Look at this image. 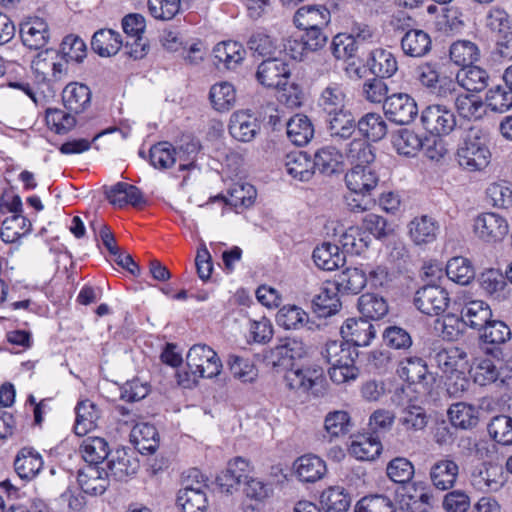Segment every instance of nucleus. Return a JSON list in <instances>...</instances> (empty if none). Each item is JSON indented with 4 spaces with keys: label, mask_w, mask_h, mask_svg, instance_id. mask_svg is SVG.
I'll list each match as a JSON object with an SVG mask.
<instances>
[{
    "label": "nucleus",
    "mask_w": 512,
    "mask_h": 512,
    "mask_svg": "<svg viewBox=\"0 0 512 512\" xmlns=\"http://www.w3.org/2000/svg\"><path fill=\"white\" fill-rule=\"evenodd\" d=\"M186 364L192 379L188 377V372L184 373L185 378L179 373V383L183 387H190L191 384H196L198 378H214L221 373L223 367L217 353L205 344H195L189 349L186 356Z\"/></svg>",
    "instance_id": "1"
},
{
    "label": "nucleus",
    "mask_w": 512,
    "mask_h": 512,
    "mask_svg": "<svg viewBox=\"0 0 512 512\" xmlns=\"http://www.w3.org/2000/svg\"><path fill=\"white\" fill-rule=\"evenodd\" d=\"M456 156L459 165L467 171L485 169L490 163L491 152L483 132L476 128L469 129L459 144Z\"/></svg>",
    "instance_id": "2"
},
{
    "label": "nucleus",
    "mask_w": 512,
    "mask_h": 512,
    "mask_svg": "<svg viewBox=\"0 0 512 512\" xmlns=\"http://www.w3.org/2000/svg\"><path fill=\"white\" fill-rule=\"evenodd\" d=\"M420 121L429 134L437 137L449 135L457 125L454 112L447 106L440 104L427 106L421 112Z\"/></svg>",
    "instance_id": "3"
},
{
    "label": "nucleus",
    "mask_w": 512,
    "mask_h": 512,
    "mask_svg": "<svg viewBox=\"0 0 512 512\" xmlns=\"http://www.w3.org/2000/svg\"><path fill=\"white\" fill-rule=\"evenodd\" d=\"M415 307L427 316H439L443 314L450 303L448 292L438 285H425L414 294Z\"/></svg>",
    "instance_id": "4"
},
{
    "label": "nucleus",
    "mask_w": 512,
    "mask_h": 512,
    "mask_svg": "<svg viewBox=\"0 0 512 512\" xmlns=\"http://www.w3.org/2000/svg\"><path fill=\"white\" fill-rule=\"evenodd\" d=\"M397 374L409 384L420 386L425 393L432 390L435 382V377L428 371L426 362L417 356L401 360L398 364Z\"/></svg>",
    "instance_id": "5"
},
{
    "label": "nucleus",
    "mask_w": 512,
    "mask_h": 512,
    "mask_svg": "<svg viewBox=\"0 0 512 512\" xmlns=\"http://www.w3.org/2000/svg\"><path fill=\"white\" fill-rule=\"evenodd\" d=\"M322 369L305 366L292 365L284 374V382L288 389L298 393H309L317 395L315 388L323 382Z\"/></svg>",
    "instance_id": "6"
},
{
    "label": "nucleus",
    "mask_w": 512,
    "mask_h": 512,
    "mask_svg": "<svg viewBox=\"0 0 512 512\" xmlns=\"http://www.w3.org/2000/svg\"><path fill=\"white\" fill-rule=\"evenodd\" d=\"M385 116L400 125L411 123L418 114L417 103L407 93H394L383 103Z\"/></svg>",
    "instance_id": "7"
},
{
    "label": "nucleus",
    "mask_w": 512,
    "mask_h": 512,
    "mask_svg": "<svg viewBox=\"0 0 512 512\" xmlns=\"http://www.w3.org/2000/svg\"><path fill=\"white\" fill-rule=\"evenodd\" d=\"M509 226L504 217L494 212L481 213L474 219L475 235L486 243L501 241L508 233Z\"/></svg>",
    "instance_id": "8"
},
{
    "label": "nucleus",
    "mask_w": 512,
    "mask_h": 512,
    "mask_svg": "<svg viewBox=\"0 0 512 512\" xmlns=\"http://www.w3.org/2000/svg\"><path fill=\"white\" fill-rule=\"evenodd\" d=\"M290 77L289 65L282 59L271 57L263 60L257 68V81L268 88H280L287 85Z\"/></svg>",
    "instance_id": "9"
},
{
    "label": "nucleus",
    "mask_w": 512,
    "mask_h": 512,
    "mask_svg": "<svg viewBox=\"0 0 512 512\" xmlns=\"http://www.w3.org/2000/svg\"><path fill=\"white\" fill-rule=\"evenodd\" d=\"M404 34L400 40V46L404 55L412 58L427 56L432 50V39L428 32L411 28L409 24L401 27Z\"/></svg>",
    "instance_id": "10"
},
{
    "label": "nucleus",
    "mask_w": 512,
    "mask_h": 512,
    "mask_svg": "<svg viewBox=\"0 0 512 512\" xmlns=\"http://www.w3.org/2000/svg\"><path fill=\"white\" fill-rule=\"evenodd\" d=\"M340 333L347 344H352L354 347H365L371 343L376 331L369 320L350 318L341 326Z\"/></svg>",
    "instance_id": "11"
},
{
    "label": "nucleus",
    "mask_w": 512,
    "mask_h": 512,
    "mask_svg": "<svg viewBox=\"0 0 512 512\" xmlns=\"http://www.w3.org/2000/svg\"><path fill=\"white\" fill-rule=\"evenodd\" d=\"M378 181L376 171L367 165L353 166L345 175V183L350 192L363 196L370 195Z\"/></svg>",
    "instance_id": "12"
},
{
    "label": "nucleus",
    "mask_w": 512,
    "mask_h": 512,
    "mask_svg": "<svg viewBox=\"0 0 512 512\" xmlns=\"http://www.w3.org/2000/svg\"><path fill=\"white\" fill-rule=\"evenodd\" d=\"M20 37L29 49H41L50 38L48 24L39 17L28 18L20 24Z\"/></svg>",
    "instance_id": "13"
},
{
    "label": "nucleus",
    "mask_w": 512,
    "mask_h": 512,
    "mask_svg": "<svg viewBox=\"0 0 512 512\" xmlns=\"http://www.w3.org/2000/svg\"><path fill=\"white\" fill-rule=\"evenodd\" d=\"M306 355L305 344L296 338H285L270 350L267 357L273 367H286L292 360L300 359Z\"/></svg>",
    "instance_id": "14"
},
{
    "label": "nucleus",
    "mask_w": 512,
    "mask_h": 512,
    "mask_svg": "<svg viewBox=\"0 0 512 512\" xmlns=\"http://www.w3.org/2000/svg\"><path fill=\"white\" fill-rule=\"evenodd\" d=\"M43 465L41 454L33 447L21 448L14 459L15 472L27 481L34 479L43 469Z\"/></svg>",
    "instance_id": "15"
},
{
    "label": "nucleus",
    "mask_w": 512,
    "mask_h": 512,
    "mask_svg": "<svg viewBox=\"0 0 512 512\" xmlns=\"http://www.w3.org/2000/svg\"><path fill=\"white\" fill-rule=\"evenodd\" d=\"M77 481L81 490L92 496L103 494L109 486L108 472L94 465L79 470Z\"/></svg>",
    "instance_id": "16"
},
{
    "label": "nucleus",
    "mask_w": 512,
    "mask_h": 512,
    "mask_svg": "<svg viewBox=\"0 0 512 512\" xmlns=\"http://www.w3.org/2000/svg\"><path fill=\"white\" fill-rule=\"evenodd\" d=\"M330 18V11L324 5H306L296 11L294 23L299 29H323Z\"/></svg>",
    "instance_id": "17"
},
{
    "label": "nucleus",
    "mask_w": 512,
    "mask_h": 512,
    "mask_svg": "<svg viewBox=\"0 0 512 512\" xmlns=\"http://www.w3.org/2000/svg\"><path fill=\"white\" fill-rule=\"evenodd\" d=\"M196 488H181L177 494V504L183 512H205L208 505L206 481H196Z\"/></svg>",
    "instance_id": "18"
},
{
    "label": "nucleus",
    "mask_w": 512,
    "mask_h": 512,
    "mask_svg": "<svg viewBox=\"0 0 512 512\" xmlns=\"http://www.w3.org/2000/svg\"><path fill=\"white\" fill-rule=\"evenodd\" d=\"M259 130L257 119L246 111H236L230 117L229 133L240 142L252 141Z\"/></svg>",
    "instance_id": "19"
},
{
    "label": "nucleus",
    "mask_w": 512,
    "mask_h": 512,
    "mask_svg": "<svg viewBox=\"0 0 512 512\" xmlns=\"http://www.w3.org/2000/svg\"><path fill=\"white\" fill-rule=\"evenodd\" d=\"M459 474L458 464L449 458L436 461L430 468L429 476L433 486L441 491L451 489Z\"/></svg>",
    "instance_id": "20"
},
{
    "label": "nucleus",
    "mask_w": 512,
    "mask_h": 512,
    "mask_svg": "<svg viewBox=\"0 0 512 512\" xmlns=\"http://www.w3.org/2000/svg\"><path fill=\"white\" fill-rule=\"evenodd\" d=\"M462 324L471 329L481 331L492 318L490 306L482 300H470L465 302L460 311Z\"/></svg>",
    "instance_id": "21"
},
{
    "label": "nucleus",
    "mask_w": 512,
    "mask_h": 512,
    "mask_svg": "<svg viewBox=\"0 0 512 512\" xmlns=\"http://www.w3.org/2000/svg\"><path fill=\"white\" fill-rule=\"evenodd\" d=\"M408 230L409 237L415 245H427L436 240L439 224L434 218L422 215L410 221Z\"/></svg>",
    "instance_id": "22"
},
{
    "label": "nucleus",
    "mask_w": 512,
    "mask_h": 512,
    "mask_svg": "<svg viewBox=\"0 0 512 512\" xmlns=\"http://www.w3.org/2000/svg\"><path fill=\"white\" fill-rule=\"evenodd\" d=\"M106 197L109 202L118 207L132 205L138 207L146 204V199L142 191L126 182H118L106 191Z\"/></svg>",
    "instance_id": "23"
},
{
    "label": "nucleus",
    "mask_w": 512,
    "mask_h": 512,
    "mask_svg": "<svg viewBox=\"0 0 512 512\" xmlns=\"http://www.w3.org/2000/svg\"><path fill=\"white\" fill-rule=\"evenodd\" d=\"M130 440L140 453H154L159 445V434L154 425L137 422L131 429Z\"/></svg>",
    "instance_id": "24"
},
{
    "label": "nucleus",
    "mask_w": 512,
    "mask_h": 512,
    "mask_svg": "<svg viewBox=\"0 0 512 512\" xmlns=\"http://www.w3.org/2000/svg\"><path fill=\"white\" fill-rule=\"evenodd\" d=\"M368 281L367 273L360 268H346L334 278L332 284L341 294H359Z\"/></svg>",
    "instance_id": "25"
},
{
    "label": "nucleus",
    "mask_w": 512,
    "mask_h": 512,
    "mask_svg": "<svg viewBox=\"0 0 512 512\" xmlns=\"http://www.w3.org/2000/svg\"><path fill=\"white\" fill-rule=\"evenodd\" d=\"M62 101L65 108L70 112L81 113L91 104V91L85 84L69 83L63 89Z\"/></svg>",
    "instance_id": "26"
},
{
    "label": "nucleus",
    "mask_w": 512,
    "mask_h": 512,
    "mask_svg": "<svg viewBox=\"0 0 512 512\" xmlns=\"http://www.w3.org/2000/svg\"><path fill=\"white\" fill-rule=\"evenodd\" d=\"M349 453L358 460L372 461L382 451V444L377 435L361 434L356 435L348 449Z\"/></svg>",
    "instance_id": "27"
},
{
    "label": "nucleus",
    "mask_w": 512,
    "mask_h": 512,
    "mask_svg": "<svg viewBox=\"0 0 512 512\" xmlns=\"http://www.w3.org/2000/svg\"><path fill=\"white\" fill-rule=\"evenodd\" d=\"M353 428L350 414L344 410L329 412L324 419L323 437L328 441H334L345 437Z\"/></svg>",
    "instance_id": "28"
},
{
    "label": "nucleus",
    "mask_w": 512,
    "mask_h": 512,
    "mask_svg": "<svg viewBox=\"0 0 512 512\" xmlns=\"http://www.w3.org/2000/svg\"><path fill=\"white\" fill-rule=\"evenodd\" d=\"M312 258L318 268L326 271L338 269L346 262V257L340 247L329 242L317 246L313 251Z\"/></svg>",
    "instance_id": "29"
},
{
    "label": "nucleus",
    "mask_w": 512,
    "mask_h": 512,
    "mask_svg": "<svg viewBox=\"0 0 512 512\" xmlns=\"http://www.w3.org/2000/svg\"><path fill=\"white\" fill-rule=\"evenodd\" d=\"M338 293L332 283L322 286L312 300L314 312L324 318L336 314L341 307Z\"/></svg>",
    "instance_id": "30"
},
{
    "label": "nucleus",
    "mask_w": 512,
    "mask_h": 512,
    "mask_svg": "<svg viewBox=\"0 0 512 512\" xmlns=\"http://www.w3.org/2000/svg\"><path fill=\"white\" fill-rule=\"evenodd\" d=\"M107 468L108 476L110 475L121 481L135 474L139 468V463L126 450L117 449L108 459Z\"/></svg>",
    "instance_id": "31"
},
{
    "label": "nucleus",
    "mask_w": 512,
    "mask_h": 512,
    "mask_svg": "<svg viewBox=\"0 0 512 512\" xmlns=\"http://www.w3.org/2000/svg\"><path fill=\"white\" fill-rule=\"evenodd\" d=\"M256 189L249 183H234L227 191V195H218L213 200L222 199L226 205L234 209H245L250 207L256 198Z\"/></svg>",
    "instance_id": "32"
},
{
    "label": "nucleus",
    "mask_w": 512,
    "mask_h": 512,
    "mask_svg": "<svg viewBox=\"0 0 512 512\" xmlns=\"http://www.w3.org/2000/svg\"><path fill=\"white\" fill-rule=\"evenodd\" d=\"M76 419L74 431L77 435H86L97 426L100 410L92 401L86 399L78 402L75 407Z\"/></svg>",
    "instance_id": "33"
},
{
    "label": "nucleus",
    "mask_w": 512,
    "mask_h": 512,
    "mask_svg": "<svg viewBox=\"0 0 512 512\" xmlns=\"http://www.w3.org/2000/svg\"><path fill=\"white\" fill-rule=\"evenodd\" d=\"M285 167L287 173L299 181H309L315 173L313 160L306 152L302 151L287 154Z\"/></svg>",
    "instance_id": "34"
},
{
    "label": "nucleus",
    "mask_w": 512,
    "mask_h": 512,
    "mask_svg": "<svg viewBox=\"0 0 512 512\" xmlns=\"http://www.w3.org/2000/svg\"><path fill=\"white\" fill-rule=\"evenodd\" d=\"M295 473L303 482H315L326 473L325 462L316 455H303L294 462Z\"/></svg>",
    "instance_id": "35"
},
{
    "label": "nucleus",
    "mask_w": 512,
    "mask_h": 512,
    "mask_svg": "<svg viewBox=\"0 0 512 512\" xmlns=\"http://www.w3.org/2000/svg\"><path fill=\"white\" fill-rule=\"evenodd\" d=\"M327 116L328 130L332 138L348 139L352 136L357 124L348 108L341 112L327 114Z\"/></svg>",
    "instance_id": "36"
},
{
    "label": "nucleus",
    "mask_w": 512,
    "mask_h": 512,
    "mask_svg": "<svg viewBox=\"0 0 512 512\" xmlns=\"http://www.w3.org/2000/svg\"><path fill=\"white\" fill-rule=\"evenodd\" d=\"M122 45L123 40L121 35L112 29H100L96 31L91 40L92 49L102 57L115 55Z\"/></svg>",
    "instance_id": "37"
},
{
    "label": "nucleus",
    "mask_w": 512,
    "mask_h": 512,
    "mask_svg": "<svg viewBox=\"0 0 512 512\" xmlns=\"http://www.w3.org/2000/svg\"><path fill=\"white\" fill-rule=\"evenodd\" d=\"M287 136L296 146L308 144L314 136L311 120L304 114H296L286 124Z\"/></svg>",
    "instance_id": "38"
},
{
    "label": "nucleus",
    "mask_w": 512,
    "mask_h": 512,
    "mask_svg": "<svg viewBox=\"0 0 512 512\" xmlns=\"http://www.w3.org/2000/svg\"><path fill=\"white\" fill-rule=\"evenodd\" d=\"M369 66L371 72L379 78H390L398 70L395 55L391 51L382 48L371 52Z\"/></svg>",
    "instance_id": "39"
},
{
    "label": "nucleus",
    "mask_w": 512,
    "mask_h": 512,
    "mask_svg": "<svg viewBox=\"0 0 512 512\" xmlns=\"http://www.w3.org/2000/svg\"><path fill=\"white\" fill-rule=\"evenodd\" d=\"M456 79L459 86L465 90L469 92H480L488 86L489 74L485 69L471 65L462 69V71L457 74Z\"/></svg>",
    "instance_id": "40"
},
{
    "label": "nucleus",
    "mask_w": 512,
    "mask_h": 512,
    "mask_svg": "<svg viewBox=\"0 0 512 512\" xmlns=\"http://www.w3.org/2000/svg\"><path fill=\"white\" fill-rule=\"evenodd\" d=\"M343 155L333 146H325L317 150L314 155V171L317 169L321 174L332 175L336 173L342 164Z\"/></svg>",
    "instance_id": "41"
},
{
    "label": "nucleus",
    "mask_w": 512,
    "mask_h": 512,
    "mask_svg": "<svg viewBox=\"0 0 512 512\" xmlns=\"http://www.w3.org/2000/svg\"><path fill=\"white\" fill-rule=\"evenodd\" d=\"M392 144L398 154L414 157L423 147V140L413 130L404 128L393 135Z\"/></svg>",
    "instance_id": "42"
},
{
    "label": "nucleus",
    "mask_w": 512,
    "mask_h": 512,
    "mask_svg": "<svg viewBox=\"0 0 512 512\" xmlns=\"http://www.w3.org/2000/svg\"><path fill=\"white\" fill-rule=\"evenodd\" d=\"M449 57L454 64L466 68L478 61L480 50L470 40H457L449 48Z\"/></svg>",
    "instance_id": "43"
},
{
    "label": "nucleus",
    "mask_w": 512,
    "mask_h": 512,
    "mask_svg": "<svg viewBox=\"0 0 512 512\" xmlns=\"http://www.w3.org/2000/svg\"><path fill=\"white\" fill-rule=\"evenodd\" d=\"M32 224L22 214L7 217L1 227L0 237L5 243H15L31 231Z\"/></svg>",
    "instance_id": "44"
},
{
    "label": "nucleus",
    "mask_w": 512,
    "mask_h": 512,
    "mask_svg": "<svg viewBox=\"0 0 512 512\" xmlns=\"http://www.w3.org/2000/svg\"><path fill=\"white\" fill-rule=\"evenodd\" d=\"M318 104L326 114L346 109V94L342 85L328 84L321 92Z\"/></svg>",
    "instance_id": "45"
},
{
    "label": "nucleus",
    "mask_w": 512,
    "mask_h": 512,
    "mask_svg": "<svg viewBox=\"0 0 512 512\" xmlns=\"http://www.w3.org/2000/svg\"><path fill=\"white\" fill-rule=\"evenodd\" d=\"M214 57L218 62L224 63L228 69H234L244 60L246 51L236 41H224L218 43L213 49Z\"/></svg>",
    "instance_id": "46"
},
{
    "label": "nucleus",
    "mask_w": 512,
    "mask_h": 512,
    "mask_svg": "<svg viewBox=\"0 0 512 512\" xmlns=\"http://www.w3.org/2000/svg\"><path fill=\"white\" fill-rule=\"evenodd\" d=\"M209 99L212 107L218 112H227L232 109L236 103V91L229 82H220L214 84L209 92Z\"/></svg>",
    "instance_id": "47"
},
{
    "label": "nucleus",
    "mask_w": 512,
    "mask_h": 512,
    "mask_svg": "<svg viewBox=\"0 0 512 512\" xmlns=\"http://www.w3.org/2000/svg\"><path fill=\"white\" fill-rule=\"evenodd\" d=\"M446 275L454 283L465 286L475 278V270L469 259L458 256L448 261Z\"/></svg>",
    "instance_id": "48"
},
{
    "label": "nucleus",
    "mask_w": 512,
    "mask_h": 512,
    "mask_svg": "<svg viewBox=\"0 0 512 512\" xmlns=\"http://www.w3.org/2000/svg\"><path fill=\"white\" fill-rule=\"evenodd\" d=\"M481 288L492 298L504 300L508 297L506 277L496 269H488L481 274Z\"/></svg>",
    "instance_id": "49"
},
{
    "label": "nucleus",
    "mask_w": 512,
    "mask_h": 512,
    "mask_svg": "<svg viewBox=\"0 0 512 512\" xmlns=\"http://www.w3.org/2000/svg\"><path fill=\"white\" fill-rule=\"evenodd\" d=\"M448 416L451 424L461 429H471L478 423L476 408L464 402L452 404L448 410Z\"/></svg>",
    "instance_id": "50"
},
{
    "label": "nucleus",
    "mask_w": 512,
    "mask_h": 512,
    "mask_svg": "<svg viewBox=\"0 0 512 512\" xmlns=\"http://www.w3.org/2000/svg\"><path fill=\"white\" fill-rule=\"evenodd\" d=\"M466 353L457 347L442 349L436 353L434 360L440 371L446 376L461 370Z\"/></svg>",
    "instance_id": "51"
},
{
    "label": "nucleus",
    "mask_w": 512,
    "mask_h": 512,
    "mask_svg": "<svg viewBox=\"0 0 512 512\" xmlns=\"http://www.w3.org/2000/svg\"><path fill=\"white\" fill-rule=\"evenodd\" d=\"M356 127L367 140L375 142L383 139L387 133V124L378 113H367L362 116Z\"/></svg>",
    "instance_id": "52"
},
{
    "label": "nucleus",
    "mask_w": 512,
    "mask_h": 512,
    "mask_svg": "<svg viewBox=\"0 0 512 512\" xmlns=\"http://www.w3.org/2000/svg\"><path fill=\"white\" fill-rule=\"evenodd\" d=\"M358 309L365 319L379 320L388 313L387 301L379 295L366 293L358 300Z\"/></svg>",
    "instance_id": "53"
},
{
    "label": "nucleus",
    "mask_w": 512,
    "mask_h": 512,
    "mask_svg": "<svg viewBox=\"0 0 512 512\" xmlns=\"http://www.w3.org/2000/svg\"><path fill=\"white\" fill-rule=\"evenodd\" d=\"M149 159L153 167L168 169L175 164L177 159L181 160V154L176 151L172 144L163 141L150 148Z\"/></svg>",
    "instance_id": "54"
},
{
    "label": "nucleus",
    "mask_w": 512,
    "mask_h": 512,
    "mask_svg": "<svg viewBox=\"0 0 512 512\" xmlns=\"http://www.w3.org/2000/svg\"><path fill=\"white\" fill-rule=\"evenodd\" d=\"M321 355L331 366L342 362L349 363L355 359L357 353L345 341L331 340L325 344Z\"/></svg>",
    "instance_id": "55"
},
{
    "label": "nucleus",
    "mask_w": 512,
    "mask_h": 512,
    "mask_svg": "<svg viewBox=\"0 0 512 512\" xmlns=\"http://www.w3.org/2000/svg\"><path fill=\"white\" fill-rule=\"evenodd\" d=\"M321 504L327 512H346L351 505V497L343 487L332 486L322 492Z\"/></svg>",
    "instance_id": "56"
},
{
    "label": "nucleus",
    "mask_w": 512,
    "mask_h": 512,
    "mask_svg": "<svg viewBox=\"0 0 512 512\" xmlns=\"http://www.w3.org/2000/svg\"><path fill=\"white\" fill-rule=\"evenodd\" d=\"M83 459L89 465L97 466L109 455L108 443L100 437H88L83 440L80 446Z\"/></svg>",
    "instance_id": "57"
},
{
    "label": "nucleus",
    "mask_w": 512,
    "mask_h": 512,
    "mask_svg": "<svg viewBox=\"0 0 512 512\" xmlns=\"http://www.w3.org/2000/svg\"><path fill=\"white\" fill-rule=\"evenodd\" d=\"M345 156L353 166L367 165L375 160L374 148L365 139H354L346 149Z\"/></svg>",
    "instance_id": "58"
},
{
    "label": "nucleus",
    "mask_w": 512,
    "mask_h": 512,
    "mask_svg": "<svg viewBox=\"0 0 512 512\" xmlns=\"http://www.w3.org/2000/svg\"><path fill=\"white\" fill-rule=\"evenodd\" d=\"M455 106L460 116L468 120L481 119L486 113L485 103L475 95H457Z\"/></svg>",
    "instance_id": "59"
},
{
    "label": "nucleus",
    "mask_w": 512,
    "mask_h": 512,
    "mask_svg": "<svg viewBox=\"0 0 512 512\" xmlns=\"http://www.w3.org/2000/svg\"><path fill=\"white\" fill-rule=\"evenodd\" d=\"M308 321V314L296 305H284L276 314V323L286 330L299 329Z\"/></svg>",
    "instance_id": "60"
},
{
    "label": "nucleus",
    "mask_w": 512,
    "mask_h": 512,
    "mask_svg": "<svg viewBox=\"0 0 512 512\" xmlns=\"http://www.w3.org/2000/svg\"><path fill=\"white\" fill-rule=\"evenodd\" d=\"M491 438L502 445H512V417L508 415L494 416L488 424Z\"/></svg>",
    "instance_id": "61"
},
{
    "label": "nucleus",
    "mask_w": 512,
    "mask_h": 512,
    "mask_svg": "<svg viewBox=\"0 0 512 512\" xmlns=\"http://www.w3.org/2000/svg\"><path fill=\"white\" fill-rule=\"evenodd\" d=\"M444 75L441 74V64L438 61H426L415 68V77L419 83L430 91Z\"/></svg>",
    "instance_id": "62"
},
{
    "label": "nucleus",
    "mask_w": 512,
    "mask_h": 512,
    "mask_svg": "<svg viewBox=\"0 0 512 512\" xmlns=\"http://www.w3.org/2000/svg\"><path fill=\"white\" fill-rule=\"evenodd\" d=\"M485 104L492 111L503 113L512 107V91L496 85L487 91Z\"/></svg>",
    "instance_id": "63"
},
{
    "label": "nucleus",
    "mask_w": 512,
    "mask_h": 512,
    "mask_svg": "<svg viewBox=\"0 0 512 512\" xmlns=\"http://www.w3.org/2000/svg\"><path fill=\"white\" fill-rule=\"evenodd\" d=\"M355 512H396V508L389 497L370 495L359 500Z\"/></svg>",
    "instance_id": "64"
}]
</instances>
